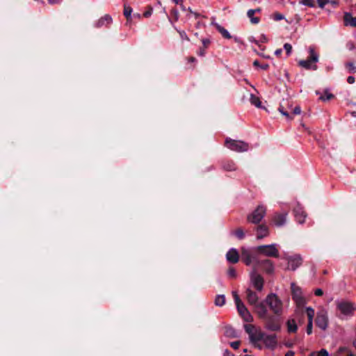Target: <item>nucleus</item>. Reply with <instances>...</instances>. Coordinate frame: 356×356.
<instances>
[{
	"instance_id": "f257e3e1",
	"label": "nucleus",
	"mask_w": 356,
	"mask_h": 356,
	"mask_svg": "<svg viewBox=\"0 0 356 356\" xmlns=\"http://www.w3.org/2000/svg\"><path fill=\"white\" fill-rule=\"evenodd\" d=\"M256 314L258 317L263 320L264 327L270 331L277 332L281 328V315H270L268 313L263 304L256 306Z\"/></svg>"
},
{
	"instance_id": "f03ea898",
	"label": "nucleus",
	"mask_w": 356,
	"mask_h": 356,
	"mask_svg": "<svg viewBox=\"0 0 356 356\" xmlns=\"http://www.w3.org/2000/svg\"><path fill=\"white\" fill-rule=\"evenodd\" d=\"M259 304H263L266 309L268 307L274 314L282 315V314L283 303L275 293L268 295L265 300L260 302Z\"/></svg>"
},
{
	"instance_id": "7ed1b4c3",
	"label": "nucleus",
	"mask_w": 356,
	"mask_h": 356,
	"mask_svg": "<svg viewBox=\"0 0 356 356\" xmlns=\"http://www.w3.org/2000/svg\"><path fill=\"white\" fill-rule=\"evenodd\" d=\"M233 298L240 316L247 323H250L253 321V317L248 310L245 305L240 299L236 291L232 292Z\"/></svg>"
},
{
	"instance_id": "20e7f679",
	"label": "nucleus",
	"mask_w": 356,
	"mask_h": 356,
	"mask_svg": "<svg viewBox=\"0 0 356 356\" xmlns=\"http://www.w3.org/2000/svg\"><path fill=\"white\" fill-rule=\"evenodd\" d=\"M266 213V207L263 205H259L252 213L247 216V221L249 223L254 225L259 224Z\"/></svg>"
},
{
	"instance_id": "39448f33",
	"label": "nucleus",
	"mask_w": 356,
	"mask_h": 356,
	"mask_svg": "<svg viewBox=\"0 0 356 356\" xmlns=\"http://www.w3.org/2000/svg\"><path fill=\"white\" fill-rule=\"evenodd\" d=\"M257 253L255 252V249L254 252L252 250L242 248L241 252V261L246 265L250 266L251 264H254L253 268L256 269V265L257 264V261L259 260L257 257Z\"/></svg>"
},
{
	"instance_id": "423d86ee",
	"label": "nucleus",
	"mask_w": 356,
	"mask_h": 356,
	"mask_svg": "<svg viewBox=\"0 0 356 356\" xmlns=\"http://www.w3.org/2000/svg\"><path fill=\"white\" fill-rule=\"evenodd\" d=\"M255 252L258 254H262L269 257H279V251L276 248V244L262 245L255 248Z\"/></svg>"
},
{
	"instance_id": "0eeeda50",
	"label": "nucleus",
	"mask_w": 356,
	"mask_h": 356,
	"mask_svg": "<svg viewBox=\"0 0 356 356\" xmlns=\"http://www.w3.org/2000/svg\"><path fill=\"white\" fill-rule=\"evenodd\" d=\"M318 60V56L315 52L314 49H309V56L306 60H301L299 61L298 65L306 70H317V66L314 64Z\"/></svg>"
},
{
	"instance_id": "6e6552de",
	"label": "nucleus",
	"mask_w": 356,
	"mask_h": 356,
	"mask_svg": "<svg viewBox=\"0 0 356 356\" xmlns=\"http://www.w3.org/2000/svg\"><path fill=\"white\" fill-rule=\"evenodd\" d=\"M225 146L232 151L237 152H247L249 149V144L242 140H236L231 138L225 140Z\"/></svg>"
},
{
	"instance_id": "1a4fd4ad",
	"label": "nucleus",
	"mask_w": 356,
	"mask_h": 356,
	"mask_svg": "<svg viewBox=\"0 0 356 356\" xmlns=\"http://www.w3.org/2000/svg\"><path fill=\"white\" fill-rule=\"evenodd\" d=\"M291 296L292 299L295 301L297 307H302L305 303V299L302 295V290L300 287L297 286L295 283H291Z\"/></svg>"
},
{
	"instance_id": "9d476101",
	"label": "nucleus",
	"mask_w": 356,
	"mask_h": 356,
	"mask_svg": "<svg viewBox=\"0 0 356 356\" xmlns=\"http://www.w3.org/2000/svg\"><path fill=\"white\" fill-rule=\"evenodd\" d=\"M257 268H260L263 271L268 275H271L274 273L275 266L274 263L268 259H259L257 261V264L256 265V269Z\"/></svg>"
},
{
	"instance_id": "9b49d317",
	"label": "nucleus",
	"mask_w": 356,
	"mask_h": 356,
	"mask_svg": "<svg viewBox=\"0 0 356 356\" xmlns=\"http://www.w3.org/2000/svg\"><path fill=\"white\" fill-rule=\"evenodd\" d=\"M250 280L253 286L258 291H261L263 289L264 280L262 276L257 273V269L253 268L250 273Z\"/></svg>"
},
{
	"instance_id": "f8f14e48",
	"label": "nucleus",
	"mask_w": 356,
	"mask_h": 356,
	"mask_svg": "<svg viewBox=\"0 0 356 356\" xmlns=\"http://www.w3.org/2000/svg\"><path fill=\"white\" fill-rule=\"evenodd\" d=\"M316 326L323 330H326L328 323V318L325 311H321L317 313L315 320Z\"/></svg>"
},
{
	"instance_id": "ddd939ff",
	"label": "nucleus",
	"mask_w": 356,
	"mask_h": 356,
	"mask_svg": "<svg viewBox=\"0 0 356 356\" xmlns=\"http://www.w3.org/2000/svg\"><path fill=\"white\" fill-rule=\"evenodd\" d=\"M338 309L345 315L352 314L355 308L353 305L348 302H341L337 304Z\"/></svg>"
},
{
	"instance_id": "4468645a",
	"label": "nucleus",
	"mask_w": 356,
	"mask_h": 356,
	"mask_svg": "<svg viewBox=\"0 0 356 356\" xmlns=\"http://www.w3.org/2000/svg\"><path fill=\"white\" fill-rule=\"evenodd\" d=\"M254 230L257 232V238L260 240L266 237L269 234V228L266 224H258L257 227H254Z\"/></svg>"
},
{
	"instance_id": "2eb2a0df",
	"label": "nucleus",
	"mask_w": 356,
	"mask_h": 356,
	"mask_svg": "<svg viewBox=\"0 0 356 356\" xmlns=\"http://www.w3.org/2000/svg\"><path fill=\"white\" fill-rule=\"evenodd\" d=\"M245 293L248 303L254 306V309L256 312V306L259 305V302H258L259 298L257 294L250 289L246 290Z\"/></svg>"
},
{
	"instance_id": "dca6fc26",
	"label": "nucleus",
	"mask_w": 356,
	"mask_h": 356,
	"mask_svg": "<svg viewBox=\"0 0 356 356\" xmlns=\"http://www.w3.org/2000/svg\"><path fill=\"white\" fill-rule=\"evenodd\" d=\"M287 213H276L272 218V221L277 227L283 226L286 222Z\"/></svg>"
},
{
	"instance_id": "f3484780",
	"label": "nucleus",
	"mask_w": 356,
	"mask_h": 356,
	"mask_svg": "<svg viewBox=\"0 0 356 356\" xmlns=\"http://www.w3.org/2000/svg\"><path fill=\"white\" fill-rule=\"evenodd\" d=\"M302 259L300 255L291 257L288 259V268L296 270L302 264Z\"/></svg>"
},
{
	"instance_id": "a211bd4d",
	"label": "nucleus",
	"mask_w": 356,
	"mask_h": 356,
	"mask_svg": "<svg viewBox=\"0 0 356 356\" xmlns=\"http://www.w3.org/2000/svg\"><path fill=\"white\" fill-rule=\"evenodd\" d=\"M293 213L296 220L299 223L302 224L305 222L307 214L300 205L296 206L293 209Z\"/></svg>"
},
{
	"instance_id": "6ab92c4d",
	"label": "nucleus",
	"mask_w": 356,
	"mask_h": 356,
	"mask_svg": "<svg viewBox=\"0 0 356 356\" xmlns=\"http://www.w3.org/2000/svg\"><path fill=\"white\" fill-rule=\"evenodd\" d=\"M262 341L266 347L270 348H275L277 343L275 334L267 335L264 333V337Z\"/></svg>"
},
{
	"instance_id": "aec40b11",
	"label": "nucleus",
	"mask_w": 356,
	"mask_h": 356,
	"mask_svg": "<svg viewBox=\"0 0 356 356\" xmlns=\"http://www.w3.org/2000/svg\"><path fill=\"white\" fill-rule=\"evenodd\" d=\"M226 259L231 264H236L239 260V254L235 248H232L227 252Z\"/></svg>"
},
{
	"instance_id": "412c9836",
	"label": "nucleus",
	"mask_w": 356,
	"mask_h": 356,
	"mask_svg": "<svg viewBox=\"0 0 356 356\" xmlns=\"http://www.w3.org/2000/svg\"><path fill=\"white\" fill-rule=\"evenodd\" d=\"M344 25L356 28V17H354L350 13L346 12L343 15Z\"/></svg>"
},
{
	"instance_id": "4be33fe9",
	"label": "nucleus",
	"mask_w": 356,
	"mask_h": 356,
	"mask_svg": "<svg viewBox=\"0 0 356 356\" xmlns=\"http://www.w3.org/2000/svg\"><path fill=\"white\" fill-rule=\"evenodd\" d=\"M112 22L111 17L106 14L104 17H101L96 23L95 26L97 28H101L104 25L111 24Z\"/></svg>"
},
{
	"instance_id": "5701e85b",
	"label": "nucleus",
	"mask_w": 356,
	"mask_h": 356,
	"mask_svg": "<svg viewBox=\"0 0 356 356\" xmlns=\"http://www.w3.org/2000/svg\"><path fill=\"white\" fill-rule=\"evenodd\" d=\"M222 167L226 171H234L236 170V165L232 160L223 161L222 162Z\"/></svg>"
},
{
	"instance_id": "b1692460",
	"label": "nucleus",
	"mask_w": 356,
	"mask_h": 356,
	"mask_svg": "<svg viewBox=\"0 0 356 356\" xmlns=\"http://www.w3.org/2000/svg\"><path fill=\"white\" fill-rule=\"evenodd\" d=\"M264 337V332L255 330V331L250 336V339L252 343H255L258 341H262Z\"/></svg>"
},
{
	"instance_id": "393cba45",
	"label": "nucleus",
	"mask_w": 356,
	"mask_h": 356,
	"mask_svg": "<svg viewBox=\"0 0 356 356\" xmlns=\"http://www.w3.org/2000/svg\"><path fill=\"white\" fill-rule=\"evenodd\" d=\"M224 334L229 338H236L238 337L236 330L230 325L225 327Z\"/></svg>"
},
{
	"instance_id": "a878e982",
	"label": "nucleus",
	"mask_w": 356,
	"mask_h": 356,
	"mask_svg": "<svg viewBox=\"0 0 356 356\" xmlns=\"http://www.w3.org/2000/svg\"><path fill=\"white\" fill-rule=\"evenodd\" d=\"M287 330L290 333H294L298 330L297 324L294 319H289L286 322Z\"/></svg>"
},
{
	"instance_id": "bb28decb",
	"label": "nucleus",
	"mask_w": 356,
	"mask_h": 356,
	"mask_svg": "<svg viewBox=\"0 0 356 356\" xmlns=\"http://www.w3.org/2000/svg\"><path fill=\"white\" fill-rule=\"evenodd\" d=\"M254 14L255 10H253V9L248 10L247 15L250 18L251 23L257 24L260 22V19L257 17H254Z\"/></svg>"
},
{
	"instance_id": "cd10ccee",
	"label": "nucleus",
	"mask_w": 356,
	"mask_h": 356,
	"mask_svg": "<svg viewBox=\"0 0 356 356\" xmlns=\"http://www.w3.org/2000/svg\"><path fill=\"white\" fill-rule=\"evenodd\" d=\"M216 29L219 31V33H220L221 35L225 38L230 39L232 38L229 31L227 29H225L224 27L221 26L219 24H216Z\"/></svg>"
},
{
	"instance_id": "c85d7f7f",
	"label": "nucleus",
	"mask_w": 356,
	"mask_h": 356,
	"mask_svg": "<svg viewBox=\"0 0 356 356\" xmlns=\"http://www.w3.org/2000/svg\"><path fill=\"white\" fill-rule=\"evenodd\" d=\"M334 98V95L330 92L327 90L324 91L323 95H321L319 97V99L323 102L330 101Z\"/></svg>"
},
{
	"instance_id": "c756f323",
	"label": "nucleus",
	"mask_w": 356,
	"mask_h": 356,
	"mask_svg": "<svg viewBox=\"0 0 356 356\" xmlns=\"http://www.w3.org/2000/svg\"><path fill=\"white\" fill-rule=\"evenodd\" d=\"M250 101L251 104L252 105L255 106L256 107L262 108L261 102L260 99L258 97L255 96L254 95L252 94L250 95Z\"/></svg>"
},
{
	"instance_id": "7c9ffc66",
	"label": "nucleus",
	"mask_w": 356,
	"mask_h": 356,
	"mask_svg": "<svg viewBox=\"0 0 356 356\" xmlns=\"http://www.w3.org/2000/svg\"><path fill=\"white\" fill-rule=\"evenodd\" d=\"M232 233L239 240H243L245 238V232L241 227L237 228Z\"/></svg>"
},
{
	"instance_id": "2f4dec72",
	"label": "nucleus",
	"mask_w": 356,
	"mask_h": 356,
	"mask_svg": "<svg viewBox=\"0 0 356 356\" xmlns=\"http://www.w3.org/2000/svg\"><path fill=\"white\" fill-rule=\"evenodd\" d=\"M225 303V297L224 295H218L216 297L215 305L218 307H222Z\"/></svg>"
},
{
	"instance_id": "473e14b6",
	"label": "nucleus",
	"mask_w": 356,
	"mask_h": 356,
	"mask_svg": "<svg viewBox=\"0 0 356 356\" xmlns=\"http://www.w3.org/2000/svg\"><path fill=\"white\" fill-rule=\"evenodd\" d=\"M306 314L308 318V321L313 322V318L314 316V309H312L311 307H308L306 308Z\"/></svg>"
},
{
	"instance_id": "72a5a7b5",
	"label": "nucleus",
	"mask_w": 356,
	"mask_h": 356,
	"mask_svg": "<svg viewBox=\"0 0 356 356\" xmlns=\"http://www.w3.org/2000/svg\"><path fill=\"white\" fill-rule=\"evenodd\" d=\"M278 110L283 115L286 116L288 119L291 120L293 118L292 115H290L289 111L284 109L283 104L280 105Z\"/></svg>"
},
{
	"instance_id": "f704fd0d",
	"label": "nucleus",
	"mask_w": 356,
	"mask_h": 356,
	"mask_svg": "<svg viewBox=\"0 0 356 356\" xmlns=\"http://www.w3.org/2000/svg\"><path fill=\"white\" fill-rule=\"evenodd\" d=\"M309 356H329V354L325 349H321L318 352H312Z\"/></svg>"
},
{
	"instance_id": "c9c22d12",
	"label": "nucleus",
	"mask_w": 356,
	"mask_h": 356,
	"mask_svg": "<svg viewBox=\"0 0 356 356\" xmlns=\"http://www.w3.org/2000/svg\"><path fill=\"white\" fill-rule=\"evenodd\" d=\"M244 329L245 332L249 334V337L255 331V327L252 324H245Z\"/></svg>"
},
{
	"instance_id": "e433bc0d",
	"label": "nucleus",
	"mask_w": 356,
	"mask_h": 356,
	"mask_svg": "<svg viewBox=\"0 0 356 356\" xmlns=\"http://www.w3.org/2000/svg\"><path fill=\"white\" fill-rule=\"evenodd\" d=\"M131 12H132V8L130 6H124V15L126 17L127 21H129L131 18Z\"/></svg>"
},
{
	"instance_id": "4c0bfd02",
	"label": "nucleus",
	"mask_w": 356,
	"mask_h": 356,
	"mask_svg": "<svg viewBox=\"0 0 356 356\" xmlns=\"http://www.w3.org/2000/svg\"><path fill=\"white\" fill-rule=\"evenodd\" d=\"M346 67L350 73L356 72V66L353 62H348L346 64Z\"/></svg>"
},
{
	"instance_id": "58836bf2",
	"label": "nucleus",
	"mask_w": 356,
	"mask_h": 356,
	"mask_svg": "<svg viewBox=\"0 0 356 356\" xmlns=\"http://www.w3.org/2000/svg\"><path fill=\"white\" fill-rule=\"evenodd\" d=\"M300 3L310 8L315 6V3L313 0H300Z\"/></svg>"
},
{
	"instance_id": "ea45409f",
	"label": "nucleus",
	"mask_w": 356,
	"mask_h": 356,
	"mask_svg": "<svg viewBox=\"0 0 356 356\" xmlns=\"http://www.w3.org/2000/svg\"><path fill=\"white\" fill-rule=\"evenodd\" d=\"M253 65L255 66V67H259L262 70H267L269 68V65L268 64L266 63V64L260 65L259 62L257 60H255L254 61Z\"/></svg>"
},
{
	"instance_id": "a19ab883",
	"label": "nucleus",
	"mask_w": 356,
	"mask_h": 356,
	"mask_svg": "<svg viewBox=\"0 0 356 356\" xmlns=\"http://www.w3.org/2000/svg\"><path fill=\"white\" fill-rule=\"evenodd\" d=\"M228 275L232 277V278H236V276H237V274H236V270L234 269V268L233 267H230L229 269H228Z\"/></svg>"
},
{
	"instance_id": "79ce46f5",
	"label": "nucleus",
	"mask_w": 356,
	"mask_h": 356,
	"mask_svg": "<svg viewBox=\"0 0 356 356\" xmlns=\"http://www.w3.org/2000/svg\"><path fill=\"white\" fill-rule=\"evenodd\" d=\"M284 49L286 51V54L287 56H289L292 51V46L289 43H285L284 44Z\"/></svg>"
},
{
	"instance_id": "37998d69",
	"label": "nucleus",
	"mask_w": 356,
	"mask_h": 356,
	"mask_svg": "<svg viewBox=\"0 0 356 356\" xmlns=\"http://www.w3.org/2000/svg\"><path fill=\"white\" fill-rule=\"evenodd\" d=\"M284 18V15L280 13H275L273 14V19L275 21H280Z\"/></svg>"
},
{
	"instance_id": "c03bdc74",
	"label": "nucleus",
	"mask_w": 356,
	"mask_h": 356,
	"mask_svg": "<svg viewBox=\"0 0 356 356\" xmlns=\"http://www.w3.org/2000/svg\"><path fill=\"white\" fill-rule=\"evenodd\" d=\"M152 11H153V9L151 6H148L147 7V10L146 11L144 12L143 13V16L145 17H149L152 15Z\"/></svg>"
},
{
	"instance_id": "a18cd8bd",
	"label": "nucleus",
	"mask_w": 356,
	"mask_h": 356,
	"mask_svg": "<svg viewBox=\"0 0 356 356\" xmlns=\"http://www.w3.org/2000/svg\"><path fill=\"white\" fill-rule=\"evenodd\" d=\"M313 322L308 321L307 326V333L311 334L312 333Z\"/></svg>"
},
{
	"instance_id": "49530a36",
	"label": "nucleus",
	"mask_w": 356,
	"mask_h": 356,
	"mask_svg": "<svg viewBox=\"0 0 356 356\" xmlns=\"http://www.w3.org/2000/svg\"><path fill=\"white\" fill-rule=\"evenodd\" d=\"M241 344V341H232L230 343V346L234 349H238Z\"/></svg>"
},
{
	"instance_id": "de8ad7c7",
	"label": "nucleus",
	"mask_w": 356,
	"mask_h": 356,
	"mask_svg": "<svg viewBox=\"0 0 356 356\" xmlns=\"http://www.w3.org/2000/svg\"><path fill=\"white\" fill-rule=\"evenodd\" d=\"M202 47L204 48H207L209 47V45L210 44L211 41L209 39L204 38V39L202 40Z\"/></svg>"
},
{
	"instance_id": "09e8293b",
	"label": "nucleus",
	"mask_w": 356,
	"mask_h": 356,
	"mask_svg": "<svg viewBox=\"0 0 356 356\" xmlns=\"http://www.w3.org/2000/svg\"><path fill=\"white\" fill-rule=\"evenodd\" d=\"M329 0H318V6L323 8L327 3Z\"/></svg>"
},
{
	"instance_id": "8fccbe9b",
	"label": "nucleus",
	"mask_w": 356,
	"mask_h": 356,
	"mask_svg": "<svg viewBox=\"0 0 356 356\" xmlns=\"http://www.w3.org/2000/svg\"><path fill=\"white\" fill-rule=\"evenodd\" d=\"M301 113V109L300 106H296L292 111L293 115H299Z\"/></svg>"
},
{
	"instance_id": "3c124183",
	"label": "nucleus",
	"mask_w": 356,
	"mask_h": 356,
	"mask_svg": "<svg viewBox=\"0 0 356 356\" xmlns=\"http://www.w3.org/2000/svg\"><path fill=\"white\" fill-rule=\"evenodd\" d=\"M205 49L203 47H200L199 51H197V54L200 56H203L205 55Z\"/></svg>"
},
{
	"instance_id": "603ef678",
	"label": "nucleus",
	"mask_w": 356,
	"mask_h": 356,
	"mask_svg": "<svg viewBox=\"0 0 356 356\" xmlns=\"http://www.w3.org/2000/svg\"><path fill=\"white\" fill-rule=\"evenodd\" d=\"M314 294L317 296H321L323 294V291L321 289H316L314 291Z\"/></svg>"
},
{
	"instance_id": "864d4df0",
	"label": "nucleus",
	"mask_w": 356,
	"mask_h": 356,
	"mask_svg": "<svg viewBox=\"0 0 356 356\" xmlns=\"http://www.w3.org/2000/svg\"><path fill=\"white\" fill-rule=\"evenodd\" d=\"M346 47L350 49L353 50L355 49V44L353 42H348L346 44Z\"/></svg>"
},
{
	"instance_id": "5fc2aeb1",
	"label": "nucleus",
	"mask_w": 356,
	"mask_h": 356,
	"mask_svg": "<svg viewBox=\"0 0 356 356\" xmlns=\"http://www.w3.org/2000/svg\"><path fill=\"white\" fill-rule=\"evenodd\" d=\"M355 77H354V76H349L348 77V79H347V81H348V83H350V84H353V83H355Z\"/></svg>"
},
{
	"instance_id": "6e6d98bb",
	"label": "nucleus",
	"mask_w": 356,
	"mask_h": 356,
	"mask_svg": "<svg viewBox=\"0 0 356 356\" xmlns=\"http://www.w3.org/2000/svg\"><path fill=\"white\" fill-rule=\"evenodd\" d=\"M224 356H234V355L229 350H225L224 352Z\"/></svg>"
},
{
	"instance_id": "4d7b16f0",
	"label": "nucleus",
	"mask_w": 356,
	"mask_h": 356,
	"mask_svg": "<svg viewBox=\"0 0 356 356\" xmlns=\"http://www.w3.org/2000/svg\"><path fill=\"white\" fill-rule=\"evenodd\" d=\"M282 49H277L275 50V54L277 56H280V55L282 54Z\"/></svg>"
},
{
	"instance_id": "13d9d810",
	"label": "nucleus",
	"mask_w": 356,
	"mask_h": 356,
	"mask_svg": "<svg viewBox=\"0 0 356 356\" xmlns=\"http://www.w3.org/2000/svg\"><path fill=\"white\" fill-rule=\"evenodd\" d=\"M261 41L262 42H266L268 41V39L264 35H261Z\"/></svg>"
},
{
	"instance_id": "bf43d9fd",
	"label": "nucleus",
	"mask_w": 356,
	"mask_h": 356,
	"mask_svg": "<svg viewBox=\"0 0 356 356\" xmlns=\"http://www.w3.org/2000/svg\"><path fill=\"white\" fill-rule=\"evenodd\" d=\"M295 353L293 351L289 350L288 351L284 356H294Z\"/></svg>"
},
{
	"instance_id": "052dcab7",
	"label": "nucleus",
	"mask_w": 356,
	"mask_h": 356,
	"mask_svg": "<svg viewBox=\"0 0 356 356\" xmlns=\"http://www.w3.org/2000/svg\"><path fill=\"white\" fill-rule=\"evenodd\" d=\"M188 61L189 62H195V61H196V58L193 56H191L188 58Z\"/></svg>"
},
{
	"instance_id": "680f3d73",
	"label": "nucleus",
	"mask_w": 356,
	"mask_h": 356,
	"mask_svg": "<svg viewBox=\"0 0 356 356\" xmlns=\"http://www.w3.org/2000/svg\"><path fill=\"white\" fill-rule=\"evenodd\" d=\"M331 3L334 6H337L338 4V1L337 0L331 1Z\"/></svg>"
},
{
	"instance_id": "e2e57ef3",
	"label": "nucleus",
	"mask_w": 356,
	"mask_h": 356,
	"mask_svg": "<svg viewBox=\"0 0 356 356\" xmlns=\"http://www.w3.org/2000/svg\"><path fill=\"white\" fill-rule=\"evenodd\" d=\"M253 10H255V13H256L261 12V9L260 8H257V9H253Z\"/></svg>"
},
{
	"instance_id": "0e129e2a",
	"label": "nucleus",
	"mask_w": 356,
	"mask_h": 356,
	"mask_svg": "<svg viewBox=\"0 0 356 356\" xmlns=\"http://www.w3.org/2000/svg\"><path fill=\"white\" fill-rule=\"evenodd\" d=\"M252 42H254L256 44L259 45V42L256 40H252Z\"/></svg>"
},
{
	"instance_id": "69168bd1",
	"label": "nucleus",
	"mask_w": 356,
	"mask_h": 356,
	"mask_svg": "<svg viewBox=\"0 0 356 356\" xmlns=\"http://www.w3.org/2000/svg\"><path fill=\"white\" fill-rule=\"evenodd\" d=\"M263 57L266 58H270V56H266V55H262Z\"/></svg>"
},
{
	"instance_id": "338daca9",
	"label": "nucleus",
	"mask_w": 356,
	"mask_h": 356,
	"mask_svg": "<svg viewBox=\"0 0 356 356\" xmlns=\"http://www.w3.org/2000/svg\"><path fill=\"white\" fill-rule=\"evenodd\" d=\"M286 346L287 347H291L292 346V344L291 343H286Z\"/></svg>"
},
{
	"instance_id": "774afa93",
	"label": "nucleus",
	"mask_w": 356,
	"mask_h": 356,
	"mask_svg": "<svg viewBox=\"0 0 356 356\" xmlns=\"http://www.w3.org/2000/svg\"><path fill=\"white\" fill-rule=\"evenodd\" d=\"M353 346L356 348V340L353 342Z\"/></svg>"
}]
</instances>
